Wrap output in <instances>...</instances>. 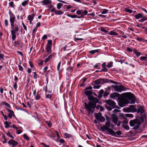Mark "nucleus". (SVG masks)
I'll return each instance as SVG.
<instances>
[{"label": "nucleus", "mask_w": 147, "mask_h": 147, "mask_svg": "<svg viewBox=\"0 0 147 147\" xmlns=\"http://www.w3.org/2000/svg\"><path fill=\"white\" fill-rule=\"evenodd\" d=\"M32 90H33V94L34 96L36 95V89H35L34 90H33V89H32Z\"/></svg>", "instance_id": "13d9d810"}, {"label": "nucleus", "mask_w": 147, "mask_h": 147, "mask_svg": "<svg viewBox=\"0 0 147 147\" xmlns=\"http://www.w3.org/2000/svg\"><path fill=\"white\" fill-rule=\"evenodd\" d=\"M127 51L129 52H131L133 51V50L131 49L130 48L128 47L127 48Z\"/></svg>", "instance_id": "bf43d9fd"}, {"label": "nucleus", "mask_w": 147, "mask_h": 147, "mask_svg": "<svg viewBox=\"0 0 147 147\" xmlns=\"http://www.w3.org/2000/svg\"><path fill=\"white\" fill-rule=\"evenodd\" d=\"M5 24L6 26H7L8 25V22L7 19L5 20Z\"/></svg>", "instance_id": "e2e57ef3"}, {"label": "nucleus", "mask_w": 147, "mask_h": 147, "mask_svg": "<svg viewBox=\"0 0 147 147\" xmlns=\"http://www.w3.org/2000/svg\"><path fill=\"white\" fill-rule=\"evenodd\" d=\"M55 14L56 15H60L63 14V12L55 10Z\"/></svg>", "instance_id": "72a5a7b5"}, {"label": "nucleus", "mask_w": 147, "mask_h": 147, "mask_svg": "<svg viewBox=\"0 0 147 147\" xmlns=\"http://www.w3.org/2000/svg\"><path fill=\"white\" fill-rule=\"evenodd\" d=\"M45 95L47 98L51 99L52 97V95L51 94H47L46 93Z\"/></svg>", "instance_id": "e433bc0d"}, {"label": "nucleus", "mask_w": 147, "mask_h": 147, "mask_svg": "<svg viewBox=\"0 0 147 147\" xmlns=\"http://www.w3.org/2000/svg\"><path fill=\"white\" fill-rule=\"evenodd\" d=\"M96 119L99 122H103L105 121V118L102 116V114L101 113H95V115H94Z\"/></svg>", "instance_id": "1a4fd4ad"}, {"label": "nucleus", "mask_w": 147, "mask_h": 147, "mask_svg": "<svg viewBox=\"0 0 147 147\" xmlns=\"http://www.w3.org/2000/svg\"><path fill=\"white\" fill-rule=\"evenodd\" d=\"M64 135L67 138H69L72 137V135L71 134L67 133H65Z\"/></svg>", "instance_id": "c756f323"}, {"label": "nucleus", "mask_w": 147, "mask_h": 147, "mask_svg": "<svg viewBox=\"0 0 147 147\" xmlns=\"http://www.w3.org/2000/svg\"><path fill=\"white\" fill-rule=\"evenodd\" d=\"M10 17V22L11 24V26H12L13 25H14V20H15V17L13 13H11V12H9V13Z\"/></svg>", "instance_id": "f8f14e48"}, {"label": "nucleus", "mask_w": 147, "mask_h": 147, "mask_svg": "<svg viewBox=\"0 0 147 147\" xmlns=\"http://www.w3.org/2000/svg\"><path fill=\"white\" fill-rule=\"evenodd\" d=\"M145 39H143L142 38H139L138 37L136 38V40H137L138 41H143L144 42H145L144 41Z\"/></svg>", "instance_id": "a19ab883"}, {"label": "nucleus", "mask_w": 147, "mask_h": 147, "mask_svg": "<svg viewBox=\"0 0 147 147\" xmlns=\"http://www.w3.org/2000/svg\"><path fill=\"white\" fill-rule=\"evenodd\" d=\"M133 52L136 55L137 57H138L141 55V53L139 52L136 49H134L133 51Z\"/></svg>", "instance_id": "6ab92c4d"}, {"label": "nucleus", "mask_w": 147, "mask_h": 147, "mask_svg": "<svg viewBox=\"0 0 147 147\" xmlns=\"http://www.w3.org/2000/svg\"><path fill=\"white\" fill-rule=\"evenodd\" d=\"M6 109L9 113L8 115V117L10 119H11L13 116V111L12 110H10L7 108Z\"/></svg>", "instance_id": "dca6fc26"}, {"label": "nucleus", "mask_w": 147, "mask_h": 147, "mask_svg": "<svg viewBox=\"0 0 147 147\" xmlns=\"http://www.w3.org/2000/svg\"><path fill=\"white\" fill-rule=\"evenodd\" d=\"M123 127L126 130H129V126L128 125H125L123 126Z\"/></svg>", "instance_id": "c03bdc74"}, {"label": "nucleus", "mask_w": 147, "mask_h": 147, "mask_svg": "<svg viewBox=\"0 0 147 147\" xmlns=\"http://www.w3.org/2000/svg\"><path fill=\"white\" fill-rule=\"evenodd\" d=\"M8 143L9 145H12V147H14L18 144L17 142L12 139H11L8 142Z\"/></svg>", "instance_id": "4468645a"}, {"label": "nucleus", "mask_w": 147, "mask_h": 147, "mask_svg": "<svg viewBox=\"0 0 147 147\" xmlns=\"http://www.w3.org/2000/svg\"><path fill=\"white\" fill-rule=\"evenodd\" d=\"M123 110L124 112H136L137 111V109L134 105H130L128 107L124 108Z\"/></svg>", "instance_id": "0eeeda50"}, {"label": "nucleus", "mask_w": 147, "mask_h": 147, "mask_svg": "<svg viewBox=\"0 0 147 147\" xmlns=\"http://www.w3.org/2000/svg\"><path fill=\"white\" fill-rule=\"evenodd\" d=\"M23 136L24 138L26 140H28L30 139L29 137L25 134H24L23 135Z\"/></svg>", "instance_id": "c9c22d12"}, {"label": "nucleus", "mask_w": 147, "mask_h": 147, "mask_svg": "<svg viewBox=\"0 0 147 147\" xmlns=\"http://www.w3.org/2000/svg\"><path fill=\"white\" fill-rule=\"evenodd\" d=\"M100 51L99 49H96L95 50H93L90 51V53L91 54L93 55L96 53L99 52Z\"/></svg>", "instance_id": "4be33fe9"}, {"label": "nucleus", "mask_w": 147, "mask_h": 147, "mask_svg": "<svg viewBox=\"0 0 147 147\" xmlns=\"http://www.w3.org/2000/svg\"><path fill=\"white\" fill-rule=\"evenodd\" d=\"M35 97V100H39L40 98V95L39 94H38V92H37V94H36V95L34 96Z\"/></svg>", "instance_id": "bb28decb"}, {"label": "nucleus", "mask_w": 147, "mask_h": 147, "mask_svg": "<svg viewBox=\"0 0 147 147\" xmlns=\"http://www.w3.org/2000/svg\"><path fill=\"white\" fill-rule=\"evenodd\" d=\"M107 131L110 134L113 136L118 137V136L121 135L122 134V132L120 131H118L115 132L113 129L111 128L108 129Z\"/></svg>", "instance_id": "6e6552de"}, {"label": "nucleus", "mask_w": 147, "mask_h": 147, "mask_svg": "<svg viewBox=\"0 0 147 147\" xmlns=\"http://www.w3.org/2000/svg\"><path fill=\"white\" fill-rule=\"evenodd\" d=\"M101 86L99 85H94L93 88L94 89H98Z\"/></svg>", "instance_id": "8fccbe9b"}, {"label": "nucleus", "mask_w": 147, "mask_h": 147, "mask_svg": "<svg viewBox=\"0 0 147 147\" xmlns=\"http://www.w3.org/2000/svg\"><path fill=\"white\" fill-rule=\"evenodd\" d=\"M92 87L91 86H90L89 87H87L86 88L85 90H92Z\"/></svg>", "instance_id": "3c124183"}, {"label": "nucleus", "mask_w": 147, "mask_h": 147, "mask_svg": "<svg viewBox=\"0 0 147 147\" xmlns=\"http://www.w3.org/2000/svg\"><path fill=\"white\" fill-rule=\"evenodd\" d=\"M46 123L49 126H51V123L50 122L47 121Z\"/></svg>", "instance_id": "774afa93"}, {"label": "nucleus", "mask_w": 147, "mask_h": 147, "mask_svg": "<svg viewBox=\"0 0 147 147\" xmlns=\"http://www.w3.org/2000/svg\"><path fill=\"white\" fill-rule=\"evenodd\" d=\"M105 80V83H112L113 84H117V83L116 82L112 80H109L108 79H107L106 78Z\"/></svg>", "instance_id": "aec40b11"}, {"label": "nucleus", "mask_w": 147, "mask_h": 147, "mask_svg": "<svg viewBox=\"0 0 147 147\" xmlns=\"http://www.w3.org/2000/svg\"><path fill=\"white\" fill-rule=\"evenodd\" d=\"M108 11L109 10L107 9H104L101 13L102 14H106Z\"/></svg>", "instance_id": "a18cd8bd"}, {"label": "nucleus", "mask_w": 147, "mask_h": 147, "mask_svg": "<svg viewBox=\"0 0 147 147\" xmlns=\"http://www.w3.org/2000/svg\"><path fill=\"white\" fill-rule=\"evenodd\" d=\"M84 93L88 96V99L90 101L88 103L86 102L84 103L85 108L88 111V115H90V113L92 114L96 104L99 102V100L97 98L94 97L92 95L93 92L91 90H85Z\"/></svg>", "instance_id": "f03ea898"}, {"label": "nucleus", "mask_w": 147, "mask_h": 147, "mask_svg": "<svg viewBox=\"0 0 147 147\" xmlns=\"http://www.w3.org/2000/svg\"><path fill=\"white\" fill-rule=\"evenodd\" d=\"M101 30L105 33H107L108 32V31H107L103 28H101Z\"/></svg>", "instance_id": "6e6d98bb"}, {"label": "nucleus", "mask_w": 147, "mask_h": 147, "mask_svg": "<svg viewBox=\"0 0 147 147\" xmlns=\"http://www.w3.org/2000/svg\"><path fill=\"white\" fill-rule=\"evenodd\" d=\"M108 71V69L105 67L102 68V69L101 71H103L105 72H106Z\"/></svg>", "instance_id": "052dcab7"}, {"label": "nucleus", "mask_w": 147, "mask_h": 147, "mask_svg": "<svg viewBox=\"0 0 147 147\" xmlns=\"http://www.w3.org/2000/svg\"><path fill=\"white\" fill-rule=\"evenodd\" d=\"M145 119L146 116L144 115H141L140 117L131 120L129 122V125L131 127H133L134 129H137L140 127L141 122H143Z\"/></svg>", "instance_id": "7ed1b4c3"}, {"label": "nucleus", "mask_w": 147, "mask_h": 147, "mask_svg": "<svg viewBox=\"0 0 147 147\" xmlns=\"http://www.w3.org/2000/svg\"><path fill=\"white\" fill-rule=\"evenodd\" d=\"M61 64V62H60L58 64V65L57 66V69L58 70V71H59V70Z\"/></svg>", "instance_id": "de8ad7c7"}, {"label": "nucleus", "mask_w": 147, "mask_h": 147, "mask_svg": "<svg viewBox=\"0 0 147 147\" xmlns=\"http://www.w3.org/2000/svg\"><path fill=\"white\" fill-rule=\"evenodd\" d=\"M1 103L2 104L4 105H5L7 106V107H9V108H11V107L10 105L9 104L7 103V102H5V101H3V102H1Z\"/></svg>", "instance_id": "393cba45"}, {"label": "nucleus", "mask_w": 147, "mask_h": 147, "mask_svg": "<svg viewBox=\"0 0 147 147\" xmlns=\"http://www.w3.org/2000/svg\"><path fill=\"white\" fill-rule=\"evenodd\" d=\"M128 121L127 120L126 118L123 121V123L125 124H127L128 123Z\"/></svg>", "instance_id": "680f3d73"}, {"label": "nucleus", "mask_w": 147, "mask_h": 147, "mask_svg": "<svg viewBox=\"0 0 147 147\" xmlns=\"http://www.w3.org/2000/svg\"><path fill=\"white\" fill-rule=\"evenodd\" d=\"M105 102L106 103L105 107L109 111H111L112 108L114 109L117 108L116 103L111 99L105 100Z\"/></svg>", "instance_id": "39448f33"}, {"label": "nucleus", "mask_w": 147, "mask_h": 147, "mask_svg": "<svg viewBox=\"0 0 147 147\" xmlns=\"http://www.w3.org/2000/svg\"><path fill=\"white\" fill-rule=\"evenodd\" d=\"M82 13H83V10H77L76 11V13L78 15L82 14Z\"/></svg>", "instance_id": "f704fd0d"}, {"label": "nucleus", "mask_w": 147, "mask_h": 147, "mask_svg": "<svg viewBox=\"0 0 147 147\" xmlns=\"http://www.w3.org/2000/svg\"><path fill=\"white\" fill-rule=\"evenodd\" d=\"M11 39L14 41L16 38V34L18 33L20 28V24L18 23H15L14 25L11 26Z\"/></svg>", "instance_id": "20e7f679"}, {"label": "nucleus", "mask_w": 147, "mask_h": 147, "mask_svg": "<svg viewBox=\"0 0 147 147\" xmlns=\"http://www.w3.org/2000/svg\"><path fill=\"white\" fill-rule=\"evenodd\" d=\"M67 16L68 17H71L72 18H75L77 17L78 18V16L77 15H72L69 14H68L67 15Z\"/></svg>", "instance_id": "473e14b6"}, {"label": "nucleus", "mask_w": 147, "mask_h": 147, "mask_svg": "<svg viewBox=\"0 0 147 147\" xmlns=\"http://www.w3.org/2000/svg\"><path fill=\"white\" fill-rule=\"evenodd\" d=\"M18 67H19V70L22 71V70L23 69V68L22 66H21L20 65H19Z\"/></svg>", "instance_id": "69168bd1"}, {"label": "nucleus", "mask_w": 147, "mask_h": 147, "mask_svg": "<svg viewBox=\"0 0 147 147\" xmlns=\"http://www.w3.org/2000/svg\"><path fill=\"white\" fill-rule=\"evenodd\" d=\"M125 11L129 12L130 13H131L133 12L132 10L129 9H126Z\"/></svg>", "instance_id": "49530a36"}, {"label": "nucleus", "mask_w": 147, "mask_h": 147, "mask_svg": "<svg viewBox=\"0 0 147 147\" xmlns=\"http://www.w3.org/2000/svg\"><path fill=\"white\" fill-rule=\"evenodd\" d=\"M147 58V57H144V56H142L140 58V59L142 60H146V59Z\"/></svg>", "instance_id": "ea45409f"}, {"label": "nucleus", "mask_w": 147, "mask_h": 147, "mask_svg": "<svg viewBox=\"0 0 147 147\" xmlns=\"http://www.w3.org/2000/svg\"><path fill=\"white\" fill-rule=\"evenodd\" d=\"M29 63L30 67L32 68H33L34 66L33 63L31 61H29Z\"/></svg>", "instance_id": "0e129e2a"}, {"label": "nucleus", "mask_w": 147, "mask_h": 147, "mask_svg": "<svg viewBox=\"0 0 147 147\" xmlns=\"http://www.w3.org/2000/svg\"><path fill=\"white\" fill-rule=\"evenodd\" d=\"M43 5H47L51 4L52 1L51 0H44L41 2Z\"/></svg>", "instance_id": "f3484780"}, {"label": "nucleus", "mask_w": 147, "mask_h": 147, "mask_svg": "<svg viewBox=\"0 0 147 147\" xmlns=\"http://www.w3.org/2000/svg\"><path fill=\"white\" fill-rule=\"evenodd\" d=\"M33 74H34V78L35 79H36L37 77V74L36 72H33Z\"/></svg>", "instance_id": "4d7b16f0"}, {"label": "nucleus", "mask_w": 147, "mask_h": 147, "mask_svg": "<svg viewBox=\"0 0 147 147\" xmlns=\"http://www.w3.org/2000/svg\"><path fill=\"white\" fill-rule=\"evenodd\" d=\"M28 0L25 1L22 3V5L23 6H25L28 4Z\"/></svg>", "instance_id": "2f4dec72"}, {"label": "nucleus", "mask_w": 147, "mask_h": 147, "mask_svg": "<svg viewBox=\"0 0 147 147\" xmlns=\"http://www.w3.org/2000/svg\"><path fill=\"white\" fill-rule=\"evenodd\" d=\"M35 15V14H32L31 15H29L28 17V20L29 21H32L34 18V17Z\"/></svg>", "instance_id": "412c9836"}, {"label": "nucleus", "mask_w": 147, "mask_h": 147, "mask_svg": "<svg viewBox=\"0 0 147 147\" xmlns=\"http://www.w3.org/2000/svg\"><path fill=\"white\" fill-rule=\"evenodd\" d=\"M109 94V93L107 91L105 92L103 94V96L104 97L107 96Z\"/></svg>", "instance_id": "09e8293b"}, {"label": "nucleus", "mask_w": 147, "mask_h": 147, "mask_svg": "<svg viewBox=\"0 0 147 147\" xmlns=\"http://www.w3.org/2000/svg\"><path fill=\"white\" fill-rule=\"evenodd\" d=\"M49 9L51 12H53L54 13L56 10L53 7V6L52 5L50 6L49 8Z\"/></svg>", "instance_id": "cd10ccee"}, {"label": "nucleus", "mask_w": 147, "mask_h": 147, "mask_svg": "<svg viewBox=\"0 0 147 147\" xmlns=\"http://www.w3.org/2000/svg\"><path fill=\"white\" fill-rule=\"evenodd\" d=\"M126 116L129 117H134L133 114H126Z\"/></svg>", "instance_id": "4c0bfd02"}, {"label": "nucleus", "mask_w": 147, "mask_h": 147, "mask_svg": "<svg viewBox=\"0 0 147 147\" xmlns=\"http://www.w3.org/2000/svg\"><path fill=\"white\" fill-rule=\"evenodd\" d=\"M109 34L110 35H117L118 34L113 31H111L109 33Z\"/></svg>", "instance_id": "c85d7f7f"}, {"label": "nucleus", "mask_w": 147, "mask_h": 147, "mask_svg": "<svg viewBox=\"0 0 147 147\" xmlns=\"http://www.w3.org/2000/svg\"><path fill=\"white\" fill-rule=\"evenodd\" d=\"M4 55L2 53H0V59L1 60L2 59H4Z\"/></svg>", "instance_id": "603ef678"}, {"label": "nucleus", "mask_w": 147, "mask_h": 147, "mask_svg": "<svg viewBox=\"0 0 147 147\" xmlns=\"http://www.w3.org/2000/svg\"><path fill=\"white\" fill-rule=\"evenodd\" d=\"M6 134L9 137L13 138H14L13 136L9 132H8L7 133H6Z\"/></svg>", "instance_id": "58836bf2"}, {"label": "nucleus", "mask_w": 147, "mask_h": 147, "mask_svg": "<svg viewBox=\"0 0 147 147\" xmlns=\"http://www.w3.org/2000/svg\"><path fill=\"white\" fill-rule=\"evenodd\" d=\"M106 66V63L105 62L103 63L102 65V68H105Z\"/></svg>", "instance_id": "338daca9"}, {"label": "nucleus", "mask_w": 147, "mask_h": 147, "mask_svg": "<svg viewBox=\"0 0 147 147\" xmlns=\"http://www.w3.org/2000/svg\"><path fill=\"white\" fill-rule=\"evenodd\" d=\"M138 113H140L142 114L141 115H144L145 116V115L144 114V108L142 106H139L138 107V111H137Z\"/></svg>", "instance_id": "2eb2a0df"}, {"label": "nucleus", "mask_w": 147, "mask_h": 147, "mask_svg": "<svg viewBox=\"0 0 147 147\" xmlns=\"http://www.w3.org/2000/svg\"><path fill=\"white\" fill-rule=\"evenodd\" d=\"M4 124L5 125V127L6 128H7L10 127L9 122L7 121L4 122Z\"/></svg>", "instance_id": "b1692460"}, {"label": "nucleus", "mask_w": 147, "mask_h": 147, "mask_svg": "<svg viewBox=\"0 0 147 147\" xmlns=\"http://www.w3.org/2000/svg\"><path fill=\"white\" fill-rule=\"evenodd\" d=\"M112 122L117 126H119L120 125L121 121H118V118L116 116H113L112 118Z\"/></svg>", "instance_id": "ddd939ff"}, {"label": "nucleus", "mask_w": 147, "mask_h": 147, "mask_svg": "<svg viewBox=\"0 0 147 147\" xmlns=\"http://www.w3.org/2000/svg\"><path fill=\"white\" fill-rule=\"evenodd\" d=\"M86 78H84L83 79V81L82 83V84L80 85V86L81 87H83L85 86V84H84V83L86 81Z\"/></svg>", "instance_id": "79ce46f5"}, {"label": "nucleus", "mask_w": 147, "mask_h": 147, "mask_svg": "<svg viewBox=\"0 0 147 147\" xmlns=\"http://www.w3.org/2000/svg\"><path fill=\"white\" fill-rule=\"evenodd\" d=\"M9 6L11 7H13V2L12 1L11 2L9 3Z\"/></svg>", "instance_id": "5fc2aeb1"}, {"label": "nucleus", "mask_w": 147, "mask_h": 147, "mask_svg": "<svg viewBox=\"0 0 147 147\" xmlns=\"http://www.w3.org/2000/svg\"><path fill=\"white\" fill-rule=\"evenodd\" d=\"M63 4L61 3H58L57 4V8L58 9H60L61 8V7L63 6Z\"/></svg>", "instance_id": "7c9ffc66"}, {"label": "nucleus", "mask_w": 147, "mask_h": 147, "mask_svg": "<svg viewBox=\"0 0 147 147\" xmlns=\"http://www.w3.org/2000/svg\"><path fill=\"white\" fill-rule=\"evenodd\" d=\"M110 97L114 99L118 97L119 100V105L122 107L129 103L134 104L136 101V98L134 95L130 92H126L122 94L121 96L116 92H113L110 94Z\"/></svg>", "instance_id": "f257e3e1"}, {"label": "nucleus", "mask_w": 147, "mask_h": 147, "mask_svg": "<svg viewBox=\"0 0 147 147\" xmlns=\"http://www.w3.org/2000/svg\"><path fill=\"white\" fill-rule=\"evenodd\" d=\"M47 45L51 46L52 45V41L51 40H48Z\"/></svg>", "instance_id": "37998d69"}, {"label": "nucleus", "mask_w": 147, "mask_h": 147, "mask_svg": "<svg viewBox=\"0 0 147 147\" xmlns=\"http://www.w3.org/2000/svg\"><path fill=\"white\" fill-rule=\"evenodd\" d=\"M142 16L143 15L141 13H139L136 15L135 16V17L136 19H138L142 17Z\"/></svg>", "instance_id": "5701e85b"}, {"label": "nucleus", "mask_w": 147, "mask_h": 147, "mask_svg": "<svg viewBox=\"0 0 147 147\" xmlns=\"http://www.w3.org/2000/svg\"><path fill=\"white\" fill-rule=\"evenodd\" d=\"M113 62H110L107 63V67L108 68H110L113 66Z\"/></svg>", "instance_id": "a878e982"}, {"label": "nucleus", "mask_w": 147, "mask_h": 147, "mask_svg": "<svg viewBox=\"0 0 147 147\" xmlns=\"http://www.w3.org/2000/svg\"><path fill=\"white\" fill-rule=\"evenodd\" d=\"M121 35H122V37L124 38H127V36L124 35V32H121Z\"/></svg>", "instance_id": "864d4df0"}, {"label": "nucleus", "mask_w": 147, "mask_h": 147, "mask_svg": "<svg viewBox=\"0 0 147 147\" xmlns=\"http://www.w3.org/2000/svg\"><path fill=\"white\" fill-rule=\"evenodd\" d=\"M112 87L114 88L115 90L119 92H121L125 90V88L122 85H112Z\"/></svg>", "instance_id": "9d476101"}, {"label": "nucleus", "mask_w": 147, "mask_h": 147, "mask_svg": "<svg viewBox=\"0 0 147 147\" xmlns=\"http://www.w3.org/2000/svg\"><path fill=\"white\" fill-rule=\"evenodd\" d=\"M46 49L47 53L49 54L51 52V46L47 45L46 47Z\"/></svg>", "instance_id": "a211bd4d"}, {"label": "nucleus", "mask_w": 147, "mask_h": 147, "mask_svg": "<svg viewBox=\"0 0 147 147\" xmlns=\"http://www.w3.org/2000/svg\"><path fill=\"white\" fill-rule=\"evenodd\" d=\"M106 78H100L97 79L94 81V83L96 85L104 84L105 83Z\"/></svg>", "instance_id": "9b49d317"}, {"label": "nucleus", "mask_w": 147, "mask_h": 147, "mask_svg": "<svg viewBox=\"0 0 147 147\" xmlns=\"http://www.w3.org/2000/svg\"><path fill=\"white\" fill-rule=\"evenodd\" d=\"M105 116L106 117L107 121L105 122V125L101 126L100 127L102 131L103 132L105 130H107L110 128V127H113V126L110 123V119L109 117L106 115H105Z\"/></svg>", "instance_id": "423d86ee"}]
</instances>
